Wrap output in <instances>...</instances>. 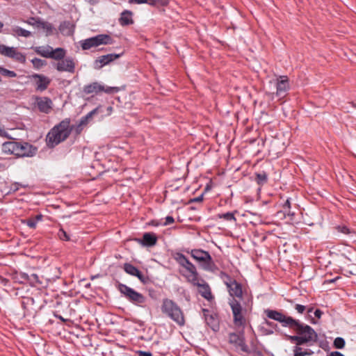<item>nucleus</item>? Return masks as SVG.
<instances>
[{
  "label": "nucleus",
  "instance_id": "6e6d98bb",
  "mask_svg": "<svg viewBox=\"0 0 356 356\" xmlns=\"http://www.w3.org/2000/svg\"><path fill=\"white\" fill-rule=\"evenodd\" d=\"M85 1L88 2L91 5H95L98 2V0H85Z\"/></svg>",
  "mask_w": 356,
  "mask_h": 356
},
{
  "label": "nucleus",
  "instance_id": "b1692460",
  "mask_svg": "<svg viewBox=\"0 0 356 356\" xmlns=\"http://www.w3.org/2000/svg\"><path fill=\"white\" fill-rule=\"evenodd\" d=\"M8 33H10L14 37H24V38H29L31 36V32L26 30L20 26H14L11 28L10 31Z\"/></svg>",
  "mask_w": 356,
  "mask_h": 356
},
{
  "label": "nucleus",
  "instance_id": "f8f14e48",
  "mask_svg": "<svg viewBox=\"0 0 356 356\" xmlns=\"http://www.w3.org/2000/svg\"><path fill=\"white\" fill-rule=\"evenodd\" d=\"M54 67L58 72H66L73 74L75 72V61L72 57H65L53 64Z\"/></svg>",
  "mask_w": 356,
  "mask_h": 356
},
{
  "label": "nucleus",
  "instance_id": "c85d7f7f",
  "mask_svg": "<svg viewBox=\"0 0 356 356\" xmlns=\"http://www.w3.org/2000/svg\"><path fill=\"white\" fill-rule=\"evenodd\" d=\"M51 47H38L35 48V51L42 57L48 58L50 57Z\"/></svg>",
  "mask_w": 356,
  "mask_h": 356
},
{
  "label": "nucleus",
  "instance_id": "f704fd0d",
  "mask_svg": "<svg viewBox=\"0 0 356 356\" xmlns=\"http://www.w3.org/2000/svg\"><path fill=\"white\" fill-rule=\"evenodd\" d=\"M29 280L31 284L34 286H41L42 282L40 280V278L38 275L33 273L29 277Z\"/></svg>",
  "mask_w": 356,
  "mask_h": 356
},
{
  "label": "nucleus",
  "instance_id": "5fc2aeb1",
  "mask_svg": "<svg viewBox=\"0 0 356 356\" xmlns=\"http://www.w3.org/2000/svg\"><path fill=\"white\" fill-rule=\"evenodd\" d=\"M227 275L228 274L226 273L225 272L220 271L219 276L222 280H224L225 277H227Z\"/></svg>",
  "mask_w": 356,
  "mask_h": 356
},
{
  "label": "nucleus",
  "instance_id": "338daca9",
  "mask_svg": "<svg viewBox=\"0 0 356 356\" xmlns=\"http://www.w3.org/2000/svg\"><path fill=\"white\" fill-rule=\"evenodd\" d=\"M113 108L111 106L108 107V111H112Z\"/></svg>",
  "mask_w": 356,
  "mask_h": 356
},
{
  "label": "nucleus",
  "instance_id": "bf43d9fd",
  "mask_svg": "<svg viewBox=\"0 0 356 356\" xmlns=\"http://www.w3.org/2000/svg\"><path fill=\"white\" fill-rule=\"evenodd\" d=\"M313 310V308L310 307L307 309V313H311Z\"/></svg>",
  "mask_w": 356,
  "mask_h": 356
},
{
  "label": "nucleus",
  "instance_id": "423d86ee",
  "mask_svg": "<svg viewBox=\"0 0 356 356\" xmlns=\"http://www.w3.org/2000/svg\"><path fill=\"white\" fill-rule=\"evenodd\" d=\"M163 314L170 318L179 326L185 325V317L181 307L172 300L163 298L161 306Z\"/></svg>",
  "mask_w": 356,
  "mask_h": 356
},
{
  "label": "nucleus",
  "instance_id": "680f3d73",
  "mask_svg": "<svg viewBox=\"0 0 356 356\" xmlns=\"http://www.w3.org/2000/svg\"><path fill=\"white\" fill-rule=\"evenodd\" d=\"M62 321H65V320L62 317V316H59L58 317Z\"/></svg>",
  "mask_w": 356,
  "mask_h": 356
},
{
  "label": "nucleus",
  "instance_id": "bb28decb",
  "mask_svg": "<svg viewBox=\"0 0 356 356\" xmlns=\"http://www.w3.org/2000/svg\"><path fill=\"white\" fill-rule=\"evenodd\" d=\"M65 54L66 51L63 48L58 47L54 49L51 47L49 58H52L58 62L64 58Z\"/></svg>",
  "mask_w": 356,
  "mask_h": 356
},
{
  "label": "nucleus",
  "instance_id": "f3484780",
  "mask_svg": "<svg viewBox=\"0 0 356 356\" xmlns=\"http://www.w3.org/2000/svg\"><path fill=\"white\" fill-rule=\"evenodd\" d=\"M229 342L233 344L235 347L239 348L243 352H248V347L245 342L243 337V332L241 334H236L234 332L229 334Z\"/></svg>",
  "mask_w": 356,
  "mask_h": 356
},
{
  "label": "nucleus",
  "instance_id": "052dcab7",
  "mask_svg": "<svg viewBox=\"0 0 356 356\" xmlns=\"http://www.w3.org/2000/svg\"><path fill=\"white\" fill-rule=\"evenodd\" d=\"M351 104L353 105V107L356 108V101L354 102H352Z\"/></svg>",
  "mask_w": 356,
  "mask_h": 356
},
{
  "label": "nucleus",
  "instance_id": "e2e57ef3",
  "mask_svg": "<svg viewBox=\"0 0 356 356\" xmlns=\"http://www.w3.org/2000/svg\"><path fill=\"white\" fill-rule=\"evenodd\" d=\"M3 26V24L0 21V29H1Z\"/></svg>",
  "mask_w": 356,
  "mask_h": 356
},
{
  "label": "nucleus",
  "instance_id": "c03bdc74",
  "mask_svg": "<svg viewBox=\"0 0 356 356\" xmlns=\"http://www.w3.org/2000/svg\"><path fill=\"white\" fill-rule=\"evenodd\" d=\"M295 309L298 312V313L303 314L306 309V307L302 305L296 304L295 306Z\"/></svg>",
  "mask_w": 356,
  "mask_h": 356
},
{
  "label": "nucleus",
  "instance_id": "e433bc0d",
  "mask_svg": "<svg viewBox=\"0 0 356 356\" xmlns=\"http://www.w3.org/2000/svg\"><path fill=\"white\" fill-rule=\"evenodd\" d=\"M345 340L342 337H337L334 341V346L336 348L341 349L345 346Z\"/></svg>",
  "mask_w": 356,
  "mask_h": 356
},
{
  "label": "nucleus",
  "instance_id": "79ce46f5",
  "mask_svg": "<svg viewBox=\"0 0 356 356\" xmlns=\"http://www.w3.org/2000/svg\"><path fill=\"white\" fill-rule=\"evenodd\" d=\"M224 284L226 285L227 288L231 286L232 284L234 283L236 280L231 277L229 275H227V277L222 280Z\"/></svg>",
  "mask_w": 356,
  "mask_h": 356
},
{
  "label": "nucleus",
  "instance_id": "603ef678",
  "mask_svg": "<svg viewBox=\"0 0 356 356\" xmlns=\"http://www.w3.org/2000/svg\"><path fill=\"white\" fill-rule=\"evenodd\" d=\"M327 356H345L344 355H343L342 353H341L340 352H338V351H333V352H331Z\"/></svg>",
  "mask_w": 356,
  "mask_h": 356
},
{
  "label": "nucleus",
  "instance_id": "a19ab883",
  "mask_svg": "<svg viewBox=\"0 0 356 356\" xmlns=\"http://www.w3.org/2000/svg\"><path fill=\"white\" fill-rule=\"evenodd\" d=\"M336 229L338 232L344 234H349L351 233L350 229L346 225H338L336 227Z\"/></svg>",
  "mask_w": 356,
  "mask_h": 356
},
{
  "label": "nucleus",
  "instance_id": "a18cd8bd",
  "mask_svg": "<svg viewBox=\"0 0 356 356\" xmlns=\"http://www.w3.org/2000/svg\"><path fill=\"white\" fill-rule=\"evenodd\" d=\"M129 3H134V4H143V3H147L149 5V0H129Z\"/></svg>",
  "mask_w": 356,
  "mask_h": 356
},
{
  "label": "nucleus",
  "instance_id": "412c9836",
  "mask_svg": "<svg viewBox=\"0 0 356 356\" xmlns=\"http://www.w3.org/2000/svg\"><path fill=\"white\" fill-rule=\"evenodd\" d=\"M124 270L127 274L136 276L140 281L145 282V276L143 273L134 265L126 263L124 264Z\"/></svg>",
  "mask_w": 356,
  "mask_h": 356
},
{
  "label": "nucleus",
  "instance_id": "cd10ccee",
  "mask_svg": "<svg viewBox=\"0 0 356 356\" xmlns=\"http://www.w3.org/2000/svg\"><path fill=\"white\" fill-rule=\"evenodd\" d=\"M237 211H235L234 212H227L225 213H218L216 215V218L218 219H222L227 222H236V218L235 217V213H236Z\"/></svg>",
  "mask_w": 356,
  "mask_h": 356
},
{
  "label": "nucleus",
  "instance_id": "aec40b11",
  "mask_svg": "<svg viewBox=\"0 0 356 356\" xmlns=\"http://www.w3.org/2000/svg\"><path fill=\"white\" fill-rule=\"evenodd\" d=\"M231 285V286L227 288L229 294L231 297L230 299H237L239 301H241L243 293L241 284L236 280Z\"/></svg>",
  "mask_w": 356,
  "mask_h": 356
},
{
  "label": "nucleus",
  "instance_id": "9b49d317",
  "mask_svg": "<svg viewBox=\"0 0 356 356\" xmlns=\"http://www.w3.org/2000/svg\"><path fill=\"white\" fill-rule=\"evenodd\" d=\"M0 54L4 56L15 59L21 63H24L26 62L25 55L18 51L16 47L1 44Z\"/></svg>",
  "mask_w": 356,
  "mask_h": 356
},
{
  "label": "nucleus",
  "instance_id": "ea45409f",
  "mask_svg": "<svg viewBox=\"0 0 356 356\" xmlns=\"http://www.w3.org/2000/svg\"><path fill=\"white\" fill-rule=\"evenodd\" d=\"M58 236L62 241H68L70 240V236L62 228L58 230Z\"/></svg>",
  "mask_w": 356,
  "mask_h": 356
},
{
  "label": "nucleus",
  "instance_id": "20e7f679",
  "mask_svg": "<svg viewBox=\"0 0 356 356\" xmlns=\"http://www.w3.org/2000/svg\"><path fill=\"white\" fill-rule=\"evenodd\" d=\"M1 150L7 154L17 157H32L37 152V148L26 142L8 141L2 144Z\"/></svg>",
  "mask_w": 356,
  "mask_h": 356
},
{
  "label": "nucleus",
  "instance_id": "ddd939ff",
  "mask_svg": "<svg viewBox=\"0 0 356 356\" xmlns=\"http://www.w3.org/2000/svg\"><path fill=\"white\" fill-rule=\"evenodd\" d=\"M29 78L35 81V90L37 91H44L51 83V79L43 74H33Z\"/></svg>",
  "mask_w": 356,
  "mask_h": 356
},
{
  "label": "nucleus",
  "instance_id": "1a4fd4ad",
  "mask_svg": "<svg viewBox=\"0 0 356 356\" xmlns=\"http://www.w3.org/2000/svg\"><path fill=\"white\" fill-rule=\"evenodd\" d=\"M113 40L108 34H99L95 36L86 38L80 41V45L83 50H89L100 45L111 44Z\"/></svg>",
  "mask_w": 356,
  "mask_h": 356
},
{
  "label": "nucleus",
  "instance_id": "a211bd4d",
  "mask_svg": "<svg viewBox=\"0 0 356 356\" xmlns=\"http://www.w3.org/2000/svg\"><path fill=\"white\" fill-rule=\"evenodd\" d=\"M289 88L288 77L286 76H280L276 82V95L279 97H285Z\"/></svg>",
  "mask_w": 356,
  "mask_h": 356
},
{
  "label": "nucleus",
  "instance_id": "c9c22d12",
  "mask_svg": "<svg viewBox=\"0 0 356 356\" xmlns=\"http://www.w3.org/2000/svg\"><path fill=\"white\" fill-rule=\"evenodd\" d=\"M0 74L7 77L14 78L17 76L15 72L9 70L0 66Z\"/></svg>",
  "mask_w": 356,
  "mask_h": 356
},
{
  "label": "nucleus",
  "instance_id": "2eb2a0df",
  "mask_svg": "<svg viewBox=\"0 0 356 356\" xmlns=\"http://www.w3.org/2000/svg\"><path fill=\"white\" fill-rule=\"evenodd\" d=\"M202 314H203L206 323L213 331L218 330L219 319H218V315L207 309H202Z\"/></svg>",
  "mask_w": 356,
  "mask_h": 356
},
{
  "label": "nucleus",
  "instance_id": "0e129e2a",
  "mask_svg": "<svg viewBox=\"0 0 356 356\" xmlns=\"http://www.w3.org/2000/svg\"><path fill=\"white\" fill-rule=\"evenodd\" d=\"M3 168V165L0 163V170H2Z\"/></svg>",
  "mask_w": 356,
  "mask_h": 356
},
{
  "label": "nucleus",
  "instance_id": "f03ea898",
  "mask_svg": "<svg viewBox=\"0 0 356 356\" xmlns=\"http://www.w3.org/2000/svg\"><path fill=\"white\" fill-rule=\"evenodd\" d=\"M70 119L65 118L59 124L55 125L46 136L47 145L53 148L61 142L65 140L72 132Z\"/></svg>",
  "mask_w": 356,
  "mask_h": 356
},
{
  "label": "nucleus",
  "instance_id": "4d7b16f0",
  "mask_svg": "<svg viewBox=\"0 0 356 356\" xmlns=\"http://www.w3.org/2000/svg\"><path fill=\"white\" fill-rule=\"evenodd\" d=\"M338 279H339V277H335V278L332 279V280H327L325 281V283H332V282H335Z\"/></svg>",
  "mask_w": 356,
  "mask_h": 356
},
{
  "label": "nucleus",
  "instance_id": "37998d69",
  "mask_svg": "<svg viewBox=\"0 0 356 356\" xmlns=\"http://www.w3.org/2000/svg\"><path fill=\"white\" fill-rule=\"evenodd\" d=\"M0 137L3 138H10L9 134L6 131L4 126L0 122Z\"/></svg>",
  "mask_w": 356,
  "mask_h": 356
},
{
  "label": "nucleus",
  "instance_id": "473e14b6",
  "mask_svg": "<svg viewBox=\"0 0 356 356\" xmlns=\"http://www.w3.org/2000/svg\"><path fill=\"white\" fill-rule=\"evenodd\" d=\"M96 109L90 111L86 116L81 118L79 124L77 125L76 128V131L77 134H79L82 130V126L86 124L88 118H90L94 113H95Z\"/></svg>",
  "mask_w": 356,
  "mask_h": 356
},
{
  "label": "nucleus",
  "instance_id": "c756f323",
  "mask_svg": "<svg viewBox=\"0 0 356 356\" xmlns=\"http://www.w3.org/2000/svg\"><path fill=\"white\" fill-rule=\"evenodd\" d=\"M42 218V216L41 214L35 216L34 218H31L26 220L24 223H25L31 229H35L36 227L37 223L38 221L41 220Z\"/></svg>",
  "mask_w": 356,
  "mask_h": 356
},
{
  "label": "nucleus",
  "instance_id": "7c9ffc66",
  "mask_svg": "<svg viewBox=\"0 0 356 356\" xmlns=\"http://www.w3.org/2000/svg\"><path fill=\"white\" fill-rule=\"evenodd\" d=\"M255 180L258 185H264L268 181V174L265 171L255 174Z\"/></svg>",
  "mask_w": 356,
  "mask_h": 356
},
{
  "label": "nucleus",
  "instance_id": "a878e982",
  "mask_svg": "<svg viewBox=\"0 0 356 356\" xmlns=\"http://www.w3.org/2000/svg\"><path fill=\"white\" fill-rule=\"evenodd\" d=\"M58 29L60 32L65 35H70L74 33V26L69 21L61 22Z\"/></svg>",
  "mask_w": 356,
  "mask_h": 356
},
{
  "label": "nucleus",
  "instance_id": "72a5a7b5",
  "mask_svg": "<svg viewBox=\"0 0 356 356\" xmlns=\"http://www.w3.org/2000/svg\"><path fill=\"white\" fill-rule=\"evenodd\" d=\"M31 63L34 67V68L38 70L42 68V67L47 65V61L44 60H42L38 58H34L31 60Z\"/></svg>",
  "mask_w": 356,
  "mask_h": 356
},
{
  "label": "nucleus",
  "instance_id": "6e6552de",
  "mask_svg": "<svg viewBox=\"0 0 356 356\" xmlns=\"http://www.w3.org/2000/svg\"><path fill=\"white\" fill-rule=\"evenodd\" d=\"M118 290L131 303L138 307H145L147 298L143 294L124 284H119Z\"/></svg>",
  "mask_w": 356,
  "mask_h": 356
},
{
  "label": "nucleus",
  "instance_id": "5701e85b",
  "mask_svg": "<svg viewBox=\"0 0 356 356\" xmlns=\"http://www.w3.org/2000/svg\"><path fill=\"white\" fill-rule=\"evenodd\" d=\"M133 13L129 10L122 12L119 18V23L121 26H129L134 24Z\"/></svg>",
  "mask_w": 356,
  "mask_h": 356
},
{
  "label": "nucleus",
  "instance_id": "9d476101",
  "mask_svg": "<svg viewBox=\"0 0 356 356\" xmlns=\"http://www.w3.org/2000/svg\"><path fill=\"white\" fill-rule=\"evenodd\" d=\"M119 88L118 87H111V86H104L99 83L98 82H93L90 84L86 85L83 87V92L86 94H92V93H99L101 92H104L106 94H113L119 92Z\"/></svg>",
  "mask_w": 356,
  "mask_h": 356
},
{
  "label": "nucleus",
  "instance_id": "2f4dec72",
  "mask_svg": "<svg viewBox=\"0 0 356 356\" xmlns=\"http://www.w3.org/2000/svg\"><path fill=\"white\" fill-rule=\"evenodd\" d=\"M296 346L294 347L293 353L294 356H306V355H310L313 354V352L309 349H306L305 350H303L301 347H299L297 343Z\"/></svg>",
  "mask_w": 356,
  "mask_h": 356
},
{
  "label": "nucleus",
  "instance_id": "09e8293b",
  "mask_svg": "<svg viewBox=\"0 0 356 356\" xmlns=\"http://www.w3.org/2000/svg\"><path fill=\"white\" fill-rule=\"evenodd\" d=\"M203 200V195H201L197 197L191 199L190 202H200Z\"/></svg>",
  "mask_w": 356,
  "mask_h": 356
},
{
  "label": "nucleus",
  "instance_id": "6ab92c4d",
  "mask_svg": "<svg viewBox=\"0 0 356 356\" xmlns=\"http://www.w3.org/2000/svg\"><path fill=\"white\" fill-rule=\"evenodd\" d=\"M121 54H108L106 55H103L99 57H98L95 60V69H101L104 65H106L111 63L112 61L116 60L117 58H120Z\"/></svg>",
  "mask_w": 356,
  "mask_h": 356
},
{
  "label": "nucleus",
  "instance_id": "dca6fc26",
  "mask_svg": "<svg viewBox=\"0 0 356 356\" xmlns=\"http://www.w3.org/2000/svg\"><path fill=\"white\" fill-rule=\"evenodd\" d=\"M35 104L42 113L48 114L52 110L53 102L48 97H36Z\"/></svg>",
  "mask_w": 356,
  "mask_h": 356
},
{
  "label": "nucleus",
  "instance_id": "3c124183",
  "mask_svg": "<svg viewBox=\"0 0 356 356\" xmlns=\"http://www.w3.org/2000/svg\"><path fill=\"white\" fill-rule=\"evenodd\" d=\"M322 314H323V312L321 310H320L319 309H316L314 312V316L318 318H321Z\"/></svg>",
  "mask_w": 356,
  "mask_h": 356
},
{
  "label": "nucleus",
  "instance_id": "69168bd1",
  "mask_svg": "<svg viewBox=\"0 0 356 356\" xmlns=\"http://www.w3.org/2000/svg\"><path fill=\"white\" fill-rule=\"evenodd\" d=\"M288 215L293 216V215H294V213H291L290 211H289V212H288Z\"/></svg>",
  "mask_w": 356,
  "mask_h": 356
},
{
  "label": "nucleus",
  "instance_id": "f257e3e1",
  "mask_svg": "<svg viewBox=\"0 0 356 356\" xmlns=\"http://www.w3.org/2000/svg\"><path fill=\"white\" fill-rule=\"evenodd\" d=\"M264 312L268 318L280 323L283 327L293 330L297 335L291 336L290 339L298 345L317 341L318 334L309 325L277 310L266 309Z\"/></svg>",
  "mask_w": 356,
  "mask_h": 356
},
{
  "label": "nucleus",
  "instance_id": "de8ad7c7",
  "mask_svg": "<svg viewBox=\"0 0 356 356\" xmlns=\"http://www.w3.org/2000/svg\"><path fill=\"white\" fill-rule=\"evenodd\" d=\"M137 354L138 356H152V353L143 350L137 351Z\"/></svg>",
  "mask_w": 356,
  "mask_h": 356
},
{
  "label": "nucleus",
  "instance_id": "58836bf2",
  "mask_svg": "<svg viewBox=\"0 0 356 356\" xmlns=\"http://www.w3.org/2000/svg\"><path fill=\"white\" fill-rule=\"evenodd\" d=\"M149 5L152 6H167L169 3V0H149Z\"/></svg>",
  "mask_w": 356,
  "mask_h": 356
},
{
  "label": "nucleus",
  "instance_id": "4c0bfd02",
  "mask_svg": "<svg viewBox=\"0 0 356 356\" xmlns=\"http://www.w3.org/2000/svg\"><path fill=\"white\" fill-rule=\"evenodd\" d=\"M20 187L26 188V185H22V184L15 182L10 185V190L8 193H14L17 191Z\"/></svg>",
  "mask_w": 356,
  "mask_h": 356
},
{
  "label": "nucleus",
  "instance_id": "8fccbe9b",
  "mask_svg": "<svg viewBox=\"0 0 356 356\" xmlns=\"http://www.w3.org/2000/svg\"><path fill=\"white\" fill-rule=\"evenodd\" d=\"M283 208L284 209H288L289 210L291 209V201H290V198H288L285 202L283 204Z\"/></svg>",
  "mask_w": 356,
  "mask_h": 356
},
{
  "label": "nucleus",
  "instance_id": "0eeeda50",
  "mask_svg": "<svg viewBox=\"0 0 356 356\" xmlns=\"http://www.w3.org/2000/svg\"><path fill=\"white\" fill-rule=\"evenodd\" d=\"M188 253L199 264L203 270L215 273L218 270L209 252L202 249H192Z\"/></svg>",
  "mask_w": 356,
  "mask_h": 356
},
{
  "label": "nucleus",
  "instance_id": "4468645a",
  "mask_svg": "<svg viewBox=\"0 0 356 356\" xmlns=\"http://www.w3.org/2000/svg\"><path fill=\"white\" fill-rule=\"evenodd\" d=\"M192 284L198 287V292L204 298L207 300H211L213 299V296L212 295L211 290L209 284L206 282V281L201 277L198 279L197 282L196 281Z\"/></svg>",
  "mask_w": 356,
  "mask_h": 356
},
{
  "label": "nucleus",
  "instance_id": "4be33fe9",
  "mask_svg": "<svg viewBox=\"0 0 356 356\" xmlns=\"http://www.w3.org/2000/svg\"><path fill=\"white\" fill-rule=\"evenodd\" d=\"M138 241L144 246L152 247L156 245L157 236L154 233L145 232L143 236V238L141 240L138 239Z\"/></svg>",
  "mask_w": 356,
  "mask_h": 356
},
{
  "label": "nucleus",
  "instance_id": "49530a36",
  "mask_svg": "<svg viewBox=\"0 0 356 356\" xmlns=\"http://www.w3.org/2000/svg\"><path fill=\"white\" fill-rule=\"evenodd\" d=\"M175 222V219L172 216H168L165 217V222L163 223V225H168L172 224Z\"/></svg>",
  "mask_w": 356,
  "mask_h": 356
},
{
  "label": "nucleus",
  "instance_id": "7ed1b4c3",
  "mask_svg": "<svg viewBox=\"0 0 356 356\" xmlns=\"http://www.w3.org/2000/svg\"><path fill=\"white\" fill-rule=\"evenodd\" d=\"M228 303L232 310L234 327L238 330L244 332L245 327L249 323L250 312L248 309L237 299H229Z\"/></svg>",
  "mask_w": 356,
  "mask_h": 356
},
{
  "label": "nucleus",
  "instance_id": "393cba45",
  "mask_svg": "<svg viewBox=\"0 0 356 356\" xmlns=\"http://www.w3.org/2000/svg\"><path fill=\"white\" fill-rule=\"evenodd\" d=\"M34 27L38 29L43 30L46 33L47 35H51L54 30V27L51 23L41 20L35 21Z\"/></svg>",
  "mask_w": 356,
  "mask_h": 356
},
{
  "label": "nucleus",
  "instance_id": "13d9d810",
  "mask_svg": "<svg viewBox=\"0 0 356 356\" xmlns=\"http://www.w3.org/2000/svg\"><path fill=\"white\" fill-rule=\"evenodd\" d=\"M266 323L268 325H270V326H271V325H272V324H273V323L269 322V321H266Z\"/></svg>",
  "mask_w": 356,
  "mask_h": 356
},
{
  "label": "nucleus",
  "instance_id": "864d4df0",
  "mask_svg": "<svg viewBox=\"0 0 356 356\" xmlns=\"http://www.w3.org/2000/svg\"><path fill=\"white\" fill-rule=\"evenodd\" d=\"M38 20L39 19H36L33 17H31L28 21H26V23L34 26L35 22Z\"/></svg>",
  "mask_w": 356,
  "mask_h": 356
},
{
  "label": "nucleus",
  "instance_id": "39448f33",
  "mask_svg": "<svg viewBox=\"0 0 356 356\" xmlns=\"http://www.w3.org/2000/svg\"><path fill=\"white\" fill-rule=\"evenodd\" d=\"M173 258L181 267L179 269L180 274L186 278L187 282L193 284L198 281L200 276L195 266L184 254L175 252L173 254Z\"/></svg>",
  "mask_w": 356,
  "mask_h": 356
}]
</instances>
